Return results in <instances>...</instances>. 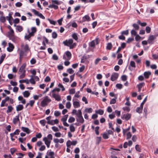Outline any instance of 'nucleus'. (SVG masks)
<instances>
[{
    "instance_id": "f257e3e1",
    "label": "nucleus",
    "mask_w": 158,
    "mask_h": 158,
    "mask_svg": "<svg viewBox=\"0 0 158 158\" xmlns=\"http://www.w3.org/2000/svg\"><path fill=\"white\" fill-rule=\"evenodd\" d=\"M63 43L65 45L69 47L70 49L73 48L76 46V43H73V40L72 39L66 40L63 41Z\"/></svg>"
},
{
    "instance_id": "f03ea898",
    "label": "nucleus",
    "mask_w": 158,
    "mask_h": 158,
    "mask_svg": "<svg viewBox=\"0 0 158 158\" xmlns=\"http://www.w3.org/2000/svg\"><path fill=\"white\" fill-rule=\"evenodd\" d=\"M52 139V134H49L47 137L43 138V140L45 144L46 145L48 148H49L50 146L51 141Z\"/></svg>"
},
{
    "instance_id": "7ed1b4c3",
    "label": "nucleus",
    "mask_w": 158,
    "mask_h": 158,
    "mask_svg": "<svg viewBox=\"0 0 158 158\" xmlns=\"http://www.w3.org/2000/svg\"><path fill=\"white\" fill-rule=\"evenodd\" d=\"M51 101V100L48 96H45L41 102V105L43 107H45Z\"/></svg>"
},
{
    "instance_id": "20e7f679",
    "label": "nucleus",
    "mask_w": 158,
    "mask_h": 158,
    "mask_svg": "<svg viewBox=\"0 0 158 158\" xmlns=\"http://www.w3.org/2000/svg\"><path fill=\"white\" fill-rule=\"evenodd\" d=\"M71 52L69 51H67L64 55L63 58L65 60H69L71 59Z\"/></svg>"
},
{
    "instance_id": "39448f33",
    "label": "nucleus",
    "mask_w": 158,
    "mask_h": 158,
    "mask_svg": "<svg viewBox=\"0 0 158 158\" xmlns=\"http://www.w3.org/2000/svg\"><path fill=\"white\" fill-rule=\"evenodd\" d=\"M158 36V34L156 35H150L148 37V43L150 44H152L153 43L154 40Z\"/></svg>"
},
{
    "instance_id": "423d86ee",
    "label": "nucleus",
    "mask_w": 158,
    "mask_h": 158,
    "mask_svg": "<svg viewBox=\"0 0 158 158\" xmlns=\"http://www.w3.org/2000/svg\"><path fill=\"white\" fill-rule=\"evenodd\" d=\"M68 116V114H66L61 119V121L62 122L64 125L67 127H69V124L66 122Z\"/></svg>"
},
{
    "instance_id": "0eeeda50",
    "label": "nucleus",
    "mask_w": 158,
    "mask_h": 158,
    "mask_svg": "<svg viewBox=\"0 0 158 158\" xmlns=\"http://www.w3.org/2000/svg\"><path fill=\"white\" fill-rule=\"evenodd\" d=\"M77 143V140L71 141L70 140H68L66 142V146L68 148H70L71 145L75 146Z\"/></svg>"
},
{
    "instance_id": "6e6552de",
    "label": "nucleus",
    "mask_w": 158,
    "mask_h": 158,
    "mask_svg": "<svg viewBox=\"0 0 158 158\" xmlns=\"http://www.w3.org/2000/svg\"><path fill=\"white\" fill-rule=\"evenodd\" d=\"M99 38H97L95 40L92 41L89 43V46L91 47H94L95 46V44H98Z\"/></svg>"
},
{
    "instance_id": "1a4fd4ad",
    "label": "nucleus",
    "mask_w": 158,
    "mask_h": 158,
    "mask_svg": "<svg viewBox=\"0 0 158 158\" xmlns=\"http://www.w3.org/2000/svg\"><path fill=\"white\" fill-rule=\"evenodd\" d=\"M118 74L117 73H114L111 75V80L112 81H114L118 78Z\"/></svg>"
},
{
    "instance_id": "9d476101",
    "label": "nucleus",
    "mask_w": 158,
    "mask_h": 158,
    "mask_svg": "<svg viewBox=\"0 0 158 158\" xmlns=\"http://www.w3.org/2000/svg\"><path fill=\"white\" fill-rule=\"evenodd\" d=\"M52 94V96L57 101H59L61 100V97L58 94H56L55 93L51 94Z\"/></svg>"
},
{
    "instance_id": "9b49d317",
    "label": "nucleus",
    "mask_w": 158,
    "mask_h": 158,
    "mask_svg": "<svg viewBox=\"0 0 158 158\" xmlns=\"http://www.w3.org/2000/svg\"><path fill=\"white\" fill-rule=\"evenodd\" d=\"M26 66V64H23L21 67L20 68L19 72V74H20L21 73H25L26 71L24 70V69L25 68Z\"/></svg>"
},
{
    "instance_id": "f8f14e48",
    "label": "nucleus",
    "mask_w": 158,
    "mask_h": 158,
    "mask_svg": "<svg viewBox=\"0 0 158 158\" xmlns=\"http://www.w3.org/2000/svg\"><path fill=\"white\" fill-rule=\"evenodd\" d=\"M131 67L135 68L136 67L135 63L134 61H131L130 62V65L128 67V69L131 71L133 70Z\"/></svg>"
},
{
    "instance_id": "ddd939ff",
    "label": "nucleus",
    "mask_w": 158,
    "mask_h": 158,
    "mask_svg": "<svg viewBox=\"0 0 158 158\" xmlns=\"http://www.w3.org/2000/svg\"><path fill=\"white\" fill-rule=\"evenodd\" d=\"M53 141L55 143H62L64 142V139L62 138H60L59 139L57 138H54Z\"/></svg>"
},
{
    "instance_id": "4468645a",
    "label": "nucleus",
    "mask_w": 158,
    "mask_h": 158,
    "mask_svg": "<svg viewBox=\"0 0 158 158\" xmlns=\"http://www.w3.org/2000/svg\"><path fill=\"white\" fill-rule=\"evenodd\" d=\"M131 117V115L130 114H124L122 116L121 118L123 119H125L126 120H128L130 119Z\"/></svg>"
},
{
    "instance_id": "2eb2a0df",
    "label": "nucleus",
    "mask_w": 158,
    "mask_h": 158,
    "mask_svg": "<svg viewBox=\"0 0 158 158\" xmlns=\"http://www.w3.org/2000/svg\"><path fill=\"white\" fill-rule=\"evenodd\" d=\"M8 44L9 47L7 48V50L9 52H11L13 51L14 47L13 45L10 43H9Z\"/></svg>"
},
{
    "instance_id": "dca6fc26",
    "label": "nucleus",
    "mask_w": 158,
    "mask_h": 158,
    "mask_svg": "<svg viewBox=\"0 0 158 158\" xmlns=\"http://www.w3.org/2000/svg\"><path fill=\"white\" fill-rule=\"evenodd\" d=\"M90 20V18L88 15H85L82 17V21L85 22L86 21L89 22Z\"/></svg>"
},
{
    "instance_id": "f3484780",
    "label": "nucleus",
    "mask_w": 158,
    "mask_h": 158,
    "mask_svg": "<svg viewBox=\"0 0 158 158\" xmlns=\"http://www.w3.org/2000/svg\"><path fill=\"white\" fill-rule=\"evenodd\" d=\"M59 122V121L57 119L55 120H51V122H49V124L51 125H53L56 124H57Z\"/></svg>"
},
{
    "instance_id": "a211bd4d",
    "label": "nucleus",
    "mask_w": 158,
    "mask_h": 158,
    "mask_svg": "<svg viewBox=\"0 0 158 158\" xmlns=\"http://www.w3.org/2000/svg\"><path fill=\"white\" fill-rule=\"evenodd\" d=\"M19 121V115L16 116L13 119V122L14 124H16Z\"/></svg>"
},
{
    "instance_id": "6ab92c4d",
    "label": "nucleus",
    "mask_w": 158,
    "mask_h": 158,
    "mask_svg": "<svg viewBox=\"0 0 158 158\" xmlns=\"http://www.w3.org/2000/svg\"><path fill=\"white\" fill-rule=\"evenodd\" d=\"M151 74V73L150 72L147 71L144 72L143 73V75L145 78L148 79L149 78Z\"/></svg>"
},
{
    "instance_id": "aec40b11",
    "label": "nucleus",
    "mask_w": 158,
    "mask_h": 158,
    "mask_svg": "<svg viewBox=\"0 0 158 158\" xmlns=\"http://www.w3.org/2000/svg\"><path fill=\"white\" fill-rule=\"evenodd\" d=\"M73 105L74 108H77L80 107V105L79 102L77 101L73 102Z\"/></svg>"
},
{
    "instance_id": "412c9836",
    "label": "nucleus",
    "mask_w": 158,
    "mask_h": 158,
    "mask_svg": "<svg viewBox=\"0 0 158 158\" xmlns=\"http://www.w3.org/2000/svg\"><path fill=\"white\" fill-rule=\"evenodd\" d=\"M76 119L77 122L82 123H83L84 121V120L82 116L77 117V118H76Z\"/></svg>"
},
{
    "instance_id": "4be33fe9",
    "label": "nucleus",
    "mask_w": 158,
    "mask_h": 158,
    "mask_svg": "<svg viewBox=\"0 0 158 158\" xmlns=\"http://www.w3.org/2000/svg\"><path fill=\"white\" fill-rule=\"evenodd\" d=\"M34 36V35L32 34L31 32H29L28 34H26L24 38L25 39L27 40H29V39L32 36Z\"/></svg>"
},
{
    "instance_id": "5701e85b",
    "label": "nucleus",
    "mask_w": 158,
    "mask_h": 158,
    "mask_svg": "<svg viewBox=\"0 0 158 158\" xmlns=\"http://www.w3.org/2000/svg\"><path fill=\"white\" fill-rule=\"evenodd\" d=\"M21 129L23 131L26 132L27 134H29L30 132V130L27 127H22Z\"/></svg>"
},
{
    "instance_id": "b1692460",
    "label": "nucleus",
    "mask_w": 158,
    "mask_h": 158,
    "mask_svg": "<svg viewBox=\"0 0 158 158\" xmlns=\"http://www.w3.org/2000/svg\"><path fill=\"white\" fill-rule=\"evenodd\" d=\"M23 108V106L22 105L19 104L16 107V110L17 111H19L22 110Z\"/></svg>"
},
{
    "instance_id": "393cba45",
    "label": "nucleus",
    "mask_w": 158,
    "mask_h": 158,
    "mask_svg": "<svg viewBox=\"0 0 158 158\" xmlns=\"http://www.w3.org/2000/svg\"><path fill=\"white\" fill-rule=\"evenodd\" d=\"M20 131L19 129H17L13 133H11L10 134V137H13L15 135H18L19 134Z\"/></svg>"
},
{
    "instance_id": "a878e982",
    "label": "nucleus",
    "mask_w": 158,
    "mask_h": 158,
    "mask_svg": "<svg viewBox=\"0 0 158 158\" xmlns=\"http://www.w3.org/2000/svg\"><path fill=\"white\" fill-rule=\"evenodd\" d=\"M143 106L140 105L139 107L137 108L136 110V112L139 114L141 113L143 110Z\"/></svg>"
},
{
    "instance_id": "bb28decb",
    "label": "nucleus",
    "mask_w": 158,
    "mask_h": 158,
    "mask_svg": "<svg viewBox=\"0 0 158 158\" xmlns=\"http://www.w3.org/2000/svg\"><path fill=\"white\" fill-rule=\"evenodd\" d=\"M55 153L53 152H49L48 154V156L49 158H55L54 157Z\"/></svg>"
},
{
    "instance_id": "cd10ccee",
    "label": "nucleus",
    "mask_w": 158,
    "mask_h": 158,
    "mask_svg": "<svg viewBox=\"0 0 158 158\" xmlns=\"http://www.w3.org/2000/svg\"><path fill=\"white\" fill-rule=\"evenodd\" d=\"M112 47V45L111 43H108L106 47V49L108 50H110Z\"/></svg>"
},
{
    "instance_id": "c85d7f7f",
    "label": "nucleus",
    "mask_w": 158,
    "mask_h": 158,
    "mask_svg": "<svg viewBox=\"0 0 158 158\" xmlns=\"http://www.w3.org/2000/svg\"><path fill=\"white\" fill-rule=\"evenodd\" d=\"M23 94L24 97L25 98L28 97L30 95V93L28 91H25L23 93Z\"/></svg>"
},
{
    "instance_id": "c756f323",
    "label": "nucleus",
    "mask_w": 158,
    "mask_h": 158,
    "mask_svg": "<svg viewBox=\"0 0 158 158\" xmlns=\"http://www.w3.org/2000/svg\"><path fill=\"white\" fill-rule=\"evenodd\" d=\"M13 109V107L11 106H9L7 107V110L6 111V113H8L11 112Z\"/></svg>"
},
{
    "instance_id": "7c9ffc66",
    "label": "nucleus",
    "mask_w": 158,
    "mask_h": 158,
    "mask_svg": "<svg viewBox=\"0 0 158 158\" xmlns=\"http://www.w3.org/2000/svg\"><path fill=\"white\" fill-rule=\"evenodd\" d=\"M69 128L71 132H74L75 130V128L73 124H72L70 125Z\"/></svg>"
},
{
    "instance_id": "2f4dec72",
    "label": "nucleus",
    "mask_w": 158,
    "mask_h": 158,
    "mask_svg": "<svg viewBox=\"0 0 158 158\" xmlns=\"http://www.w3.org/2000/svg\"><path fill=\"white\" fill-rule=\"evenodd\" d=\"M19 82L20 83H26L27 84H29V81L28 79L22 80L19 81Z\"/></svg>"
},
{
    "instance_id": "473e14b6",
    "label": "nucleus",
    "mask_w": 158,
    "mask_h": 158,
    "mask_svg": "<svg viewBox=\"0 0 158 158\" xmlns=\"http://www.w3.org/2000/svg\"><path fill=\"white\" fill-rule=\"evenodd\" d=\"M6 57V54H3L0 57V64H1L3 61L4 59H5Z\"/></svg>"
},
{
    "instance_id": "72a5a7b5",
    "label": "nucleus",
    "mask_w": 158,
    "mask_h": 158,
    "mask_svg": "<svg viewBox=\"0 0 158 158\" xmlns=\"http://www.w3.org/2000/svg\"><path fill=\"white\" fill-rule=\"evenodd\" d=\"M92 109L91 108H86L84 112H87L89 113H91L92 112Z\"/></svg>"
},
{
    "instance_id": "f704fd0d",
    "label": "nucleus",
    "mask_w": 158,
    "mask_h": 158,
    "mask_svg": "<svg viewBox=\"0 0 158 158\" xmlns=\"http://www.w3.org/2000/svg\"><path fill=\"white\" fill-rule=\"evenodd\" d=\"M132 26L135 30H138L139 29V26L136 24L134 23L133 24Z\"/></svg>"
},
{
    "instance_id": "c9c22d12",
    "label": "nucleus",
    "mask_w": 158,
    "mask_h": 158,
    "mask_svg": "<svg viewBox=\"0 0 158 158\" xmlns=\"http://www.w3.org/2000/svg\"><path fill=\"white\" fill-rule=\"evenodd\" d=\"M31 32L32 34L34 35L37 31V29L35 27H33L31 28Z\"/></svg>"
},
{
    "instance_id": "e433bc0d",
    "label": "nucleus",
    "mask_w": 158,
    "mask_h": 158,
    "mask_svg": "<svg viewBox=\"0 0 158 158\" xmlns=\"http://www.w3.org/2000/svg\"><path fill=\"white\" fill-rule=\"evenodd\" d=\"M145 85L144 82H142L137 85V87L138 88H141Z\"/></svg>"
},
{
    "instance_id": "4c0bfd02",
    "label": "nucleus",
    "mask_w": 158,
    "mask_h": 158,
    "mask_svg": "<svg viewBox=\"0 0 158 158\" xmlns=\"http://www.w3.org/2000/svg\"><path fill=\"white\" fill-rule=\"evenodd\" d=\"M96 113L100 115H102L104 114V111L102 110L99 109L98 110L96 111Z\"/></svg>"
},
{
    "instance_id": "58836bf2",
    "label": "nucleus",
    "mask_w": 158,
    "mask_h": 158,
    "mask_svg": "<svg viewBox=\"0 0 158 158\" xmlns=\"http://www.w3.org/2000/svg\"><path fill=\"white\" fill-rule=\"evenodd\" d=\"M75 120V118L72 117H70L68 120V122L69 123H72Z\"/></svg>"
},
{
    "instance_id": "ea45409f",
    "label": "nucleus",
    "mask_w": 158,
    "mask_h": 158,
    "mask_svg": "<svg viewBox=\"0 0 158 158\" xmlns=\"http://www.w3.org/2000/svg\"><path fill=\"white\" fill-rule=\"evenodd\" d=\"M15 75L14 76L13 74L10 73L8 75V77L10 79H11L14 78H15Z\"/></svg>"
},
{
    "instance_id": "a19ab883",
    "label": "nucleus",
    "mask_w": 158,
    "mask_h": 158,
    "mask_svg": "<svg viewBox=\"0 0 158 158\" xmlns=\"http://www.w3.org/2000/svg\"><path fill=\"white\" fill-rule=\"evenodd\" d=\"M32 12H33L34 14L37 16H39L40 14V13L39 11L36 10L35 9H32Z\"/></svg>"
},
{
    "instance_id": "79ce46f5",
    "label": "nucleus",
    "mask_w": 158,
    "mask_h": 158,
    "mask_svg": "<svg viewBox=\"0 0 158 158\" xmlns=\"http://www.w3.org/2000/svg\"><path fill=\"white\" fill-rule=\"evenodd\" d=\"M72 37L75 40L77 41L78 40V37L77 36V34L76 33L73 34L72 36Z\"/></svg>"
},
{
    "instance_id": "37998d69",
    "label": "nucleus",
    "mask_w": 158,
    "mask_h": 158,
    "mask_svg": "<svg viewBox=\"0 0 158 158\" xmlns=\"http://www.w3.org/2000/svg\"><path fill=\"white\" fill-rule=\"evenodd\" d=\"M60 91V89L59 88H55L52 90L51 92H50V94H53V93H54V92L55 91L59 92Z\"/></svg>"
},
{
    "instance_id": "c03bdc74",
    "label": "nucleus",
    "mask_w": 158,
    "mask_h": 158,
    "mask_svg": "<svg viewBox=\"0 0 158 158\" xmlns=\"http://www.w3.org/2000/svg\"><path fill=\"white\" fill-rule=\"evenodd\" d=\"M52 129L54 132L59 131L60 130L57 127L55 126L52 127Z\"/></svg>"
},
{
    "instance_id": "a18cd8bd",
    "label": "nucleus",
    "mask_w": 158,
    "mask_h": 158,
    "mask_svg": "<svg viewBox=\"0 0 158 158\" xmlns=\"http://www.w3.org/2000/svg\"><path fill=\"white\" fill-rule=\"evenodd\" d=\"M61 114V113L59 111L56 110L54 113V115L56 117H58Z\"/></svg>"
},
{
    "instance_id": "49530a36",
    "label": "nucleus",
    "mask_w": 158,
    "mask_h": 158,
    "mask_svg": "<svg viewBox=\"0 0 158 158\" xmlns=\"http://www.w3.org/2000/svg\"><path fill=\"white\" fill-rule=\"evenodd\" d=\"M6 18L5 17L1 16L0 17V21L1 22L4 23L6 21Z\"/></svg>"
},
{
    "instance_id": "de8ad7c7",
    "label": "nucleus",
    "mask_w": 158,
    "mask_h": 158,
    "mask_svg": "<svg viewBox=\"0 0 158 158\" xmlns=\"http://www.w3.org/2000/svg\"><path fill=\"white\" fill-rule=\"evenodd\" d=\"M16 29L19 32H21L23 30V28L22 26H17L16 27Z\"/></svg>"
},
{
    "instance_id": "09e8293b",
    "label": "nucleus",
    "mask_w": 158,
    "mask_h": 158,
    "mask_svg": "<svg viewBox=\"0 0 158 158\" xmlns=\"http://www.w3.org/2000/svg\"><path fill=\"white\" fill-rule=\"evenodd\" d=\"M47 20L49 22L50 24L54 25H56V21L52 20H51L50 19L48 18L47 19Z\"/></svg>"
},
{
    "instance_id": "8fccbe9b",
    "label": "nucleus",
    "mask_w": 158,
    "mask_h": 158,
    "mask_svg": "<svg viewBox=\"0 0 158 158\" xmlns=\"http://www.w3.org/2000/svg\"><path fill=\"white\" fill-rule=\"evenodd\" d=\"M76 115L77 116V117L82 116V112L81 110H78V111H77V112L76 114Z\"/></svg>"
},
{
    "instance_id": "3c124183",
    "label": "nucleus",
    "mask_w": 158,
    "mask_h": 158,
    "mask_svg": "<svg viewBox=\"0 0 158 158\" xmlns=\"http://www.w3.org/2000/svg\"><path fill=\"white\" fill-rule=\"evenodd\" d=\"M52 118V116H48L46 118V119L47 120V123L48 124H49V122H51V119Z\"/></svg>"
},
{
    "instance_id": "603ef678",
    "label": "nucleus",
    "mask_w": 158,
    "mask_h": 158,
    "mask_svg": "<svg viewBox=\"0 0 158 158\" xmlns=\"http://www.w3.org/2000/svg\"><path fill=\"white\" fill-rule=\"evenodd\" d=\"M40 123V124H41L43 126H44L45 125L46 123V121L45 120L43 119L41 120Z\"/></svg>"
},
{
    "instance_id": "864d4df0",
    "label": "nucleus",
    "mask_w": 158,
    "mask_h": 158,
    "mask_svg": "<svg viewBox=\"0 0 158 158\" xmlns=\"http://www.w3.org/2000/svg\"><path fill=\"white\" fill-rule=\"evenodd\" d=\"M145 30L147 33H149L151 32V28L149 26H147L146 27Z\"/></svg>"
},
{
    "instance_id": "5fc2aeb1",
    "label": "nucleus",
    "mask_w": 158,
    "mask_h": 158,
    "mask_svg": "<svg viewBox=\"0 0 158 158\" xmlns=\"http://www.w3.org/2000/svg\"><path fill=\"white\" fill-rule=\"evenodd\" d=\"M103 138L105 139H107L109 138L108 135L107 133H104L102 135Z\"/></svg>"
},
{
    "instance_id": "6e6d98bb",
    "label": "nucleus",
    "mask_w": 158,
    "mask_h": 158,
    "mask_svg": "<svg viewBox=\"0 0 158 158\" xmlns=\"http://www.w3.org/2000/svg\"><path fill=\"white\" fill-rule=\"evenodd\" d=\"M67 71L70 74H73L74 72V70L71 68L67 69Z\"/></svg>"
},
{
    "instance_id": "4d7b16f0",
    "label": "nucleus",
    "mask_w": 158,
    "mask_h": 158,
    "mask_svg": "<svg viewBox=\"0 0 158 158\" xmlns=\"http://www.w3.org/2000/svg\"><path fill=\"white\" fill-rule=\"evenodd\" d=\"M75 92V89H72L69 90V93L70 94H73Z\"/></svg>"
},
{
    "instance_id": "13d9d810",
    "label": "nucleus",
    "mask_w": 158,
    "mask_h": 158,
    "mask_svg": "<svg viewBox=\"0 0 158 158\" xmlns=\"http://www.w3.org/2000/svg\"><path fill=\"white\" fill-rule=\"evenodd\" d=\"M61 135V133L60 132H56L55 133L54 135L56 137H60Z\"/></svg>"
},
{
    "instance_id": "bf43d9fd",
    "label": "nucleus",
    "mask_w": 158,
    "mask_h": 158,
    "mask_svg": "<svg viewBox=\"0 0 158 158\" xmlns=\"http://www.w3.org/2000/svg\"><path fill=\"white\" fill-rule=\"evenodd\" d=\"M58 86L61 89L62 91H64L65 90V88L62 84L60 83L59 84Z\"/></svg>"
},
{
    "instance_id": "052dcab7",
    "label": "nucleus",
    "mask_w": 158,
    "mask_h": 158,
    "mask_svg": "<svg viewBox=\"0 0 158 158\" xmlns=\"http://www.w3.org/2000/svg\"><path fill=\"white\" fill-rule=\"evenodd\" d=\"M116 98H117L112 99L110 102V104H112L115 103L116 102Z\"/></svg>"
},
{
    "instance_id": "680f3d73",
    "label": "nucleus",
    "mask_w": 158,
    "mask_h": 158,
    "mask_svg": "<svg viewBox=\"0 0 158 158\" xmlns=\"http://www.w3.org/2000/svg\"><path fill=\"white\" fill-rule=\"evenodd\" d=\"M57 35L55 32H53L52 34V37L54 39H56L57 38Z\"/></svg>"
},
{
    "instance_id": "e2e57ef3",
    "label": "nucleus",
    "mask_w": 158,
    "mask_h": 158,
    "mask_svg": "<svg viewBox=\"0 0 158 158\" xmlns=\"http://www.w3.org/2000/svg\"><path fill=\"white\" fill-rule=\"evenodd\" d=\"M132 136L130 132H128L127 135V139H130Z\"/></svg>"
},
{
    "instance_id": "0e129e2a",
    "label": "nucleus",
    "mask_w": 158,
    "mask_h": 158,
    "mask_svg": "<svg viewBox=\"0 0 158 158\" xmlns=\"http://www.w3.org/2000/svg\"><path fill=\"white\" fill-rule=\"evenodd\" d=\"M135 148L136 150L138 151L139 152H141V149L139 147V145H136L135 146Z\"/></svg>"
},
{
    "instance_id": "69168bd1",
    "label": "nucleus",
    "mask_w": 158,
    "mask_h": 158,
    "mask_svg": "<svg viewBox=\"0 0 158 158\" xmlns=\"http://www.w3.org/2000/svg\"><path fill=\"white\" fill-rule=\"evenodd\" d=\"M87 59V57L86 56H83L81 58V63H84L85 62V60Z\"/></svg>"
},
{
    "instance_id": "338daca9",
    "label": "nucleus",
    "mask_w": 158,
    "mask_h": 158,
    "mask_svg": "<svg viewBox=\"0 0 158 158\" xmlns=\"http://www.w3.org/2000/svg\"><path fill=\"white\" fill-rule=\"evenodd\" d=\"M71 103L70 102H67L66 105V107L68 109H70L71 106Z\"/></svg>"
},
{
    "instance_id": "774afa93",
    "label": "nucleus",
    "mask_w": 158,
    "mask_h": 158,
    "mask_svg": "<svg viewBox=\"0 0 158 158\" xmlns=\"http://www.w3.org/2000/svg\"><path fill=\"white\" fill-rule=\"evenodd\" d=\"M131 34L132 35H137V32L134 30H132L131 32Z\"/></svg>"
}]
</instances>
